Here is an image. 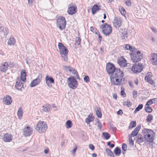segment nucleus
Wrapping results in <instances>:
<instances>
[{
	"label": "nucleus",
	"instance_id": "59",
	"mask_svg": "<svg viewBox=\"0 0 157 157\" xmlns=\"http://www.w3.org/2000/svg\"><path fill=\"white\" fill-rule=\"evenodd\" d=\"M97 35H98V38L100 39V41H101L102 40V37L101 36L100 34V33H99V32H98V34H96Z\"/></svg>",
	"mask_w": 157,
	"mask_h": 157
},
{
	"label": "nucleus",
	"instance_id": "36",
	"mask_svg": "<svg viewBox=\"0 0 157 157\" xmlns=\"http://www.w3.org/2000/svg\"><path fill=\"white\" fill-rule=\"evenodd\" d=\"M71 72H72V73L74 75V76H76L78 78H79L78 76V73L77 71L75 70V69L72 68L71 71H70Z\"/></svg>",
	"mask_w": 157,
	"mask_h": 157
},
{
	"label": "nucleus",
	"instance_id": "21",
	"mask_svg": "<svg viewBox=\"0 0 157 157\" xmlns=\"http://www.w3.org/2000/svg\"><path fill=\"white\" fill-rule=\"evenodd\" d=\"M8 67V63L6 62H5L0 67V70L1 71L4 72L7 70Z\"/></svg>",
	"mask_w": 157,
	"mask_h": 157
},
{
	"label": "nucleus",
	"instance_id": "29",
	"mask_svg": "<svg viewBox=\"0 0 157 157\" xmlns=\"http://www.w3.org/2000/svg\"><path fill=\"white\" fill-rule=\"evenodd\" d=\"M93 119L94 118L93 117L90 116V115H89L88 116V118H87L86 119L85 122L88 124H90L91 121H92Z\"/></svg>",
	"mask_w": 157,
	"mask_h": 157
},
{
	"label": "nucleus",
	"instance_id": "54",
	"mask_svg": "<svg viewBox=\"0 0 157 157\" xmlns=\"http://www.w3.org/2000/svg\"><path fill=\"white\" fill-rule=\"evenodd\" d=\"M125 3L128 6H130L131 5L130 0H127L125 2Z\"/></svg>",
	"mask_w": 157,
	"mask_h": 157
},
{
	"label": "nucleus",
	"instance_id": "44",
	"mask_svg": "<svg viewBox=\"0 0 157 157\" xmlns=\"http://www.w3.org/2000/svg\"><path fill=\"white\" fill-rule=\"evenodd\" d=\"M145 110L147 113H151L152 111L151 108L149 106L145 107Z\"/></svg>",
	"mask_w": 157,
	"mask_h": 157
},
{
	"label": "nucleus",
	"instance_id": "37",
	"mask_svg": "<svg viewBox=\"0 0 157 157\" xmlns=\"http://www.w3.org/2000/svg\"><path fill=\"white\" fill-rule=\"evenodd\" d=\"M105 150L108 155L112 157L114 156L113 152L109 149L106 148Z\"/></svg>",
	"mask_w": 157,
	"mask_h": 157
},
{
	"label": "nucleus",
	"instance_id": "48",
	"mask_svg": "<svg viewBox=\"0 0 157 157\" xmlns=\"http://www.w3.org/2000/svg\"><path fill=\"white\" fill-rule=\"evenodd\" d=\"M63 68L65 71H69L70 72L71 71L72 67H67L65 66H63Z\"/></svg>",
	"mask_w": 157,
	"mask_h": 157
},
{
	"label": "nucleus",
	"instance_id": "62",
	"mask_svg": "<svg viewBox=\"0 0 157 157\" xmlns=\"http://www.w3.org/2000/svg\"><path fill=\"white\" fill-rule=\"evenodd\" d=\"M113 98L115 99H117V95L116 94H113Z\"/></svg>",
	"mask_w": 157,
	"mask_h": 157
},
{
	"label": "nucleus",
	"instance_id": "24",
	"mask_svg": "<svg viewBox=\"0 0 157 157\" xmlns=\"http://www.w3.org/2000/svg\"><path fill=\"white\" fill-rule=\"evenodd\" d=\"M42 110L44 112H48L50 111V105L49 104H46L45 106L42 107Z\"/></svg>",
	"mask_w": 157,
	"mask_h": 157
},
{
	"label": "nucleus",
	"instance_id": "22",
	"mask_svg": "<svg viewBox=\"0 0 157 157\" xmlns=\"http://www.w3.org/2000/svg\"><path fill=\"white\" fill-rule=\"evenodd\" d=\"M141 128V125H138L136 128L134 129V130L132 132L131 135L132 136L134 137V136H136L138 133V132L140 130V128Z\"/></svg>",
	"mask_w": 157,
	"mask_h": 157
},
{
	"label": "nucleus",
	"instance_id": "9",
	"mask_svg": "<svg viewBox=\"0 0 157 157\" xmlns=\"http://www.w3.org/2000/svg\"><path fill=\"white\" fill-rule=\"evenodd\" d=\"M106 69L109 74H112L114 72L115 73L117 69H116L113 64L109 63L106 65Z\"/></svg>",
	"mask_w": 157,
	"mask_h": 157
},
{
	"label": "nucleus",
	"instance_id": "6",
	"mask_svg": "<svg viewBox=\"0 0 157 157\" xmlns=\"http://www.w3.org/2000/svg\"><path fill=\"white\" fill-rule=\"evenodd\" d=\"M47 125L44 121H39L36 126V130L39 133L44 132L47 129Z\"/></svg>",
	"mask_w": 157,
	"mask_h": 157
},
{
	"label": "nucleus",
	"instance_id": "58",
	"mask_svg": "<svg viewBox=\"0 0 157 157\" xmlns=\"http://www.w3.org/2000/svg\"><path fill=\"white\" fill-rule=\"evenodd\" d=\"M132 54H137V55H142L141 52L139 51H137L136 53H132Z\"/></svg>",
	"mask_w": 157,
	"mask_h": 157
},
{
	"label": "nucleus",
	"instance_id": "2",
	"mask_svg": "<svg viewBox=\"0 0 157 157\" xmlns=\"http://www.w3.org/2000/svg\"><path fill=\"white\" fill-rule=\"evenodd\" d=\"M142 133L144 139V140L147 142H152L153 140V136L155 133L152 130L144 128L142 130Z\"/></svg>",
	"mask_w": 157,
	"mask_h": 157
},
{
	"label": "nucleus",
	"instance_id": "34",
	"mask_svg": "<svg viewBox=\"0 0 157 157\" xmlns=\"http://www.w3.org/2000/svg\"><path fill=\"white\" fill-rule=\"evenodd\" d=\"M114 152L116 155H120L121 153V150L118 147H116L114 150Z\"/></svg>",
	"mask_w": 157,
	"mask_h": 157
},
{
	"label": "nucleus",
	"instance_id": "57",
	"mask_svg": "<svg viewBox=\"0 0 157 157\" xmlns=\"http://www.w3.org/2000/svg\"><path fill=\"white\" fill-rule=\"evenodd\" d=\"M123 111L122 110L120 109L117 112L118 115H121L123 114Z\"/></svg>",
	"mask_w": 157,
	"mask_h": 157
},
{
	"label": "nucleus",
	"instance_id": "26",
	"mask_svg": "<svg viewBox=\"0 0 157 157\" xmlns=\"http://www.w3.org/2000/svg\"><path fill=\"white\" fill-rule=\"evenodd\" d=\"M99 10V6L97 5H94L92 9V13L94 14L96 12Z\"/></svg>",
	"mask_w": 157,
	"mask_h": 157
},
{
	"label": "nucleus",
	"instance_id": "19",
	"mask_svg": "<svg viewBox=\"0 0 157 157\" xmlns=\"http://www.w3.org/2000/svg\"><path fill=\"white\" fill-rule=\"evenodd\" d=\"M152 64L154 65H157V54L153 53L151 54Z\"/></svg>",
	"mask_w": 157,
	"mask_h": 157
},
{
	"label": "nucleus",
	"instance_id": "4",
	"mask_svg": "<svg viewBox=\"0 0 157 157\" xmlns=\"http://www.w3.org/2000/svg\"><path fill=\"white\" fill-rule=\"evenodd\" d=\"M99 28L103 33L106 36H109L112 32V28L111 25L107 23L101 25Z\"/></svg>",
	"mask_w": 157,
	"mask_h": 157
},
{
	"label": "nucleus",
	"instance_id": "27",
	"mask_svg": "<svg viewBox=\"0 0 157 157\" xmlns=\"http://www.w3.org/2000/svg\"><path fill=\"white\" fill-rule=\"evenodd\" d=\"M17 114L19 118L20 119L23 115V110L21 107H20L18 109Z\"/></svg>",
	"mask_w": 157,
	"mask_h": 157
},
{
	"label": "nucleus",
	"instance_id": "60",
	"mask_svg": "<svg viewBox=\"0 0 157 157\" xmlns=\"http://www.w3.org/2000/svg\"><path fill=\"white\" fill-rule=\"evenodd\" d=\"M28 3L29 4V5H31L33 3L32 0H28Z\"/></svg>",
	"mask_w": 157,
	"mask_h": 157
},
{
	"label": "nucleus",
	"instance_id": "33",
	"mask_svg": "<svg viewBox=\"0 0 157 157\" xmlns=\"http://www.w3.org/2000/svg\"><path fill=\"white\" fill-rule=\"evenodd\" d=\"M143 107V105L142 104H140L138 105L137 107H136L134 111L135 113H136L137 112L139 111L140 109H141Z\"/></svg>",
	"mask_w": 157,
	"mask_h": 157
},
{
	"label": "nucleus",
	"instance_id": "16",
	"mask_svg": "<svg viewBox=\"0 0 157 157\" xmlns=\"http://www.w3.org/2000/svg\"><path fill=\"white\" fill-rule=\"evenodd\" d=\"M118 62L120 66L123 67H126L128 64L125 59L123 57H121L118 60Z\"/></svg>",
	"mask_w": 157,
	"mask_h": 157
},
{
	"label": "nucleus",
	"instance_id": "31",
	"mask_svg": "<svg viewBox=\"0 0 157 157\" xmlns=\"http://www.w3.org/2000/svg\"><path fill=\"white\" fill-rule=\"evenodd\" d=\"M66 127L67 128H71L72 126V123L71 121L68 120H67L66 123Z\"/></svg>",
	"mask_w": 157,
	"mask_h": 157
},
{
	"label": "nucleus",
	"instance_id": "51",
	"mask_svg": "<svg viewBox=\"0 0 157 157\" xmlns=\"http://www.w3.org/2000/svg\"><path fill=\"white\" fill-rule=\"evenodd\" d=\"M143 140L144 138L141 137V136L140 137L139 136L137 139L138 141L140 143L143 142Z\"/></svg>",
	"mask_w": 157,
	"mask_h": 157
},
{
	"label": "nucleus",
	"instance_id": "46",
	"mask_svg": "<svg viewBox=\"0 0 157 157\" xmlns=\"http://www.w3.org/2000/svg\"><path fill=\"white\" fill-rule=\"evenodd\" d=\"M124 48L126 50H130V51H133L132 47L129 44H126L124 47Z\"/></svg>",
	"mask_w": 157,
	"mask_h": 157
},
{
	"label": "nucleus",
	"instance_id": "18",
	"mask_svg": "<svg viewBox=\"0 0 157 157\" xmlns=\"http://www.w3.org/2000/svg\"><path fill=\"white\" fill-rule=\"evenodd\" d=\"M114 26L116 28H119L121 25V21L120 19L115 18L113 21Z\"/></svg>",
	"mask_w": 157,
	"mask_h": 157
},
{
	"label": "nucleus",
	"instance_id": "50",
	"mask_svg": "<svg viewBox=\"0 0 157 157\" xmlns=\"http://www.w3.org/2000/svg\"><path fill=\"white\" fill-rule=\"evenodd\" d=\"M127 145L125 144H123L122 145V150L124 151H125L127 149Z\"/></svg>",
	"mask_w": 157,
	"mask_h": 157
},
{
	"label": "nucleus",
	"instance_id": "8",
	"mask_svg": "<svg viewBox=\"0 0 157 157\" xmlns=\"http://www.w3.org/2000/svg\"><path fill=\"white\" fill-rule=\"evenodd\" d=\"M143 68V66L141 63H134L132 68V71L135 73H139L141 72Z\"/></svg>",
	"mask_w": 157,
	"mask_h": 157
},
{
	"label": "nucleus",
	"instance_id": "32",
	"mask_svg": "<svg viewBox=\"0 0 157 157\" xmlns=\"http://www.w3.org/2000/svg\"><path fill=\"white\" fill-rule=\"evenodd\" d=\"M136 123L135 121H132L129 124L128 128L129 129L135 127L136 126Z\"/></svg>",
	"mask_w": 157,
	"mask_h": 157
},
{
	"label": "nucleus",
	"instance_id": "53",
	"mask_svg": "<svg viewBox=\"0 0 157 157\" xmlns=\"http://www.w3.org/2000/svg\"><path fill=\"white\" fill-rule=\"evenodd\" d=\"M107 145L111 148H113L114 146V144H111V142L110 141L107 142Z\"/></svg>",
	"mask_w": 157,
	"mask_h": 157
},
{
	"label": "nucleus",
	"instance_id": "38",
	"mask_svg": "<svg viewBox=\"0 0 157 157\" xmlns=\"http://www.w3.org/2000/svg\"><path fill=\"white\" fill-rule=\"evenodd\" d=\"M96 124L97 125L98 128L100 130L101 128L102 125L101 123L98 120H97L96 121Z\"/></svg>",
	"mask_w": 157,
	"mask_h": 157
},
{
	"label": "nucleus",
	"instance_id": "30",
	"mask_svg": "<svg viewBox=\"0 0 157 157\" xmlns=\"http://www.w3.org/2000/svg\"><path fill=\"white\" fill-rule=\"evenodd\" d=\"M153 118V115L150 114H149L147 117L146 121L147 122H151Z\"/></svg>",
	"mask_w": 157,
	"mask_h": 157
},
{
	"label": "nucleus",
	"instance_id": "61",
	"mask_svg": "<svg viewBox=\"0 0 157 157\" xmlns=\"http://www.w3.org/2000/svg\"><path fill=\"white\" fill-rule=\"evenodd\" d=\"M47 78H45V80L46 81V83L48 86L49 87V82L48 80V79H47Z\"/></svg>",
	"mask_w": 157,
	"mask_h": 157
},
{
	"label": "nucleus",
	"instance_id": "13",
	"mask_svg": "<svg viewBox=\"0 0 157 157\" xmlns=\"http://www.w3.org/2000/svg\"><path fill=\"white\" fill-rule=\"evenodd\" d=\"M33 131L32 128L27 126L23 129L24 135L26 136H29L32 133Z\"/></svg>",
	"mask_w": 157,
	"mask_h": 157
},
{
	"label": "nucleus",
	"instance_id": "52",
	"mask_svg": "<svg viewBox=\"0 0 157 157\" xmlns=\"http://www.w3.org/2000/svg\"><path fill=\"white\" fill-rule=\"evenodd\" d=\"M84 81L86 82H88L89 81V78L88 76H85L84 78Z\"/></svg>",
	"mask_w": 157,
	"mask_h": 157
},
{
	"label": "nucleus",
	"instance_id": "17",
	"mask_svg": "<svg viewBox=\"0 0 157 157\" xmlns=\"http://www.w3.org/2000/svg\"><path fill=\"white\" fill-rule=\"evenodd\" d=\"M76 7L75 6H70L68 9L67 12L69 14L73 15L76 12Z\"/></svg>",
	"mask_w": 157,
	"mask_h": 157
},
{
	"label": "nucleus",
	"instance_id": "15",
	"mask_svg": "<svg viewBox=\"0 0 157 157\" xmlns=\"http://www.w3.org/2000/svg\"><path fill=\"white\" fill-rule=\"evenodd\" d=\"M3 102L6 105L10 104L12 102L11 97L9 95H6L3 99Z\"/></svg>",
	"mask_w": 157,
	"mask_h": 157
},
{
	"label": "nucleus",
	"instance_id": "43",
	"mask_svg": "<svg viewBox=\"0 0 157 157\" xmlns=\"http://www.w3.org/2000/svg\"><path fill=\"white\" fill-rule=\"evenodd\" d=\"M47 78V79H48V80L51 83H54V80L53 78L51 77H49L48 76H47L46 77V78Z\"/></svg>",
	"mask_w": 157,
	"mask_h": 157
},
{
	"label": "nucleus",
	"instance_id": "7",
	"mask_svg": "<svg viewBox=\"0 0 157 157\" xmlns=\"http://www.w3.org/2000/svg\"><path fill=\"white\" fill-rule=\"evenodd\" d=\"M67 83L69 87L73 89L77 88L78 85V82L73 77L68 78Z\"/></svg>",
	"mask_w": 157,
	"mask_h": 157
},
{
	"label": "nucleus",
	"instance_id": "14",
	"mask_svg": "<svg viewBox=\"0 0 157 157\" xmlns=\"http://www.w3.org/2000/svg\"><path fill=\"white\" fill-rule=\"evenodd\" d=\"M12 136L10 134L6 133L4 135L2 139L5 142H10L12 140Z\"/></svg>",
	"mask_w": 157,
	"mask_h": 157
},
{
	"label": "nucleus",
	"instance_id": "23",
	"mask_svg": "<svg viewBox=\"0 0 157 157\" xmlns=\"http://www.w3.org/2000/svg\"><path fill=\"white\" fill-rule=\"evenodd\" d=\"M15 42V40L14 38L13 37L11 36L9 38L8 43L9 45H14Z\"/></svg>",
	"mask_w": 157,
	"mask_h": 157
},
{
	"label": "nucleus",
	"instance_id": "28",
	"mask_svg": "<svg viewBox=\"0 0 157 157\" xmlns=\"http://www.w3.org/2000/svg\"><path fill=\"white\" fill-rule=\"evenodd\" d=\"M96 114L98 117L100 118L102 117V114L101 109L100 108H97V110L96 111Z\"/></svg>",
	"mask_w": 157,
	"mask_h": 157
},
{
	"label": "nucleus",
	"instance_id": "56",
	"mask_svg": "<svg viewBox=\"0 0 157 157\" xmlns=\"http://www.w3.org/2000/svg\"><path fill=\"white\" fill-rule=\"evenodd\" d=\"M121 95L124 97L126 95V94L124 91L121 90Z\"/></svg>",
	"mask_w": 157,
	"mask_h": 157
},
{
	"label": "nucleus",
	"instance_id": "55",
	"mask_svg": "<svg viewBox=\"0 0 157 157\" xmlns=\"http://www.w3.org/2000/svg\"><path fill=\"white\" fill-rule=\"evenodd\" d=\"M89 148L92 150H94V146L92 144H90L89 145Z\"/></svg>",
	"mask_w": 157,
	"mask_h": 157
},
{
	"label": "nucleus",
	"instance_id": "40",
	"mask_svg": "<svg viewBox=\"0 0 157 157\" xmlns=\"http://www.w3.org/2000/svg\"><path fill=\"white\" fill-rule=\"evenodd\" d=\"M81 41V39L79 37L76 38L75 40V45H79L80 44Z\"/></svg>",
	"mask_w": 157,
	"mask_h": 157
},
{
	"label": "nucleus",
	"instance_id": "20",
	"mask_svg": "<svg viewBox=\"0 0 157 157\" xmlns=\"http://www.w3.org/2000/svg\"><path fill=\"white\" fill-rule=\"evenodd\" d=\"M26 74L25 71V70H23L21 72V77H18L17 78H20V80L24 82L26 80Z\"/></svg>",
	"mask_w": 157,
	"mask_h": 157
},
{
	"label": "nucleus",
	"instance_id": "10",
	"mask_svg": "<svg viewBox=\"0 0 157 157\" xmlns=\"http://www.w3.org/2000/svg\"><path fill=\"white\" fill-rule=\"evenodd\" d=\"M42 78V75L41 74H39L37 78L31 82L30 86L33 87L39 84Z\"/></svg>",
	"mask_w": 157,
	"mask_h": 157
},
{
	"label": "nucleus",
	"instance_id": "42",
	"mask_svg": "<svg viewBox=\"0 0 157 157\" xmlns=\"http://www.w3.org/2000/svg\"><path fill=\"white\" fill-rule=\"evenodd\" d=\"M153 99H150L149 101H148L146 105L149 106V105H151L152 104L154 103L155 104V102L154 101H153Z\"/></svg>",
	"mask_w": 157,
	"mask_h": 157
},
{
	"label": "nucleus",
	"instance_id": "41",
	"mask_svg": "<svg viewBox=\"0 0 157 157\" xmlns=\"http://www.w3.org/2000/svg\"><path fill=\"white\" fill-rule=\"evenodd\" d=\"M121 37L123 40H126L128 37L127 33H122Z\"/></svg>",
	"mask_w": 157,
	"mask_h": 157
},
{
	"label": "nucleus",
	"instance_id": "64",
	"mask_svg": "<svg viewBox=\"0 0 157 157\" xmlns=\"http://www.w3.org/2000/svg\"><path fill=\"white\" fill-rule=\"evenodd\" d=\"M151 29L154 33H157V31H156V30L155 29H153V28H151Z\"/></svg>",
	"mask_w": 157,
	"mask_h": 157
},
{
	"label": "nucleus",
	"instance_id": "3",
	"mask_svg": "<svg viewBox=\"0 0 157 157\" xmlns=\"http://www.w3.org/2000/svg\"><path fill=\"white\" fill-rule=\"evenodd\" d=\"M58 47L61 57L63 58L65 62L68 60L67 54L68 52V50L63 44L61 43H59L58 44Z\"/></svg>",
	"mask_w": 157,
	"mask_h": 157
},
{
	"label": "nucleus",
	"instance_id": "63",
	"mask_svg": "<svg viewBox=\"0 0 157 157\" xmlns=\"http://www.w3.org/2000/svg\"><path fill=\"white\" fill-rule=\"evenodd\" d=\"M129 142L130 144L132 145H133V141L132 140V139L130 140V139H129Z\"/></svg>",
	"mask_w": 157,
	"mask_h": 157
},
{
	"label": "nucleus",
	"instance_id": "1",
	"mask_svg": "<svg viewBox=\"0 0 157 157\" xmlns=\"http://www.w3.org/2000/svg\"><path fill=\"white\" fill-rule=\"evenodd\" d=\"M124 76V73L120 69H117L114 74L110 76L111 83L113 85H120Z\"/></svg>",
	"mask_w": 157,
	"mask_h": 157
},
{
	"label": "nucleus",
	"instance_id": "12",
	"mask_svg": "<svg viewBox=\"0 0 157 157\" xmlns=\"http://www.w3.org/2000/svg\"><path fill=\"white\" fill-rule=\"evenodd\" d=\"M143 58L142 55H137V54H131L132 60L134 62H136L140 61Z\"/></svg>",
	"mask_w": 157,
	"mask_h": 157
},
{
	"label": "nucleus",
	"instance_id": "47",
	"mask_svg": "<svg viewBox=\"0 0 157 157\" xmlns=\"http://www.w3.org/2000/svg\"><path fill=\"white\" fill-rule=\"evenodd\" d=\"M121 13L123 16H124L126 13V11L123 7H121L120 9Z\"/></svg>",
	"mask_w": 157,
	"mask_h": 157
},
{
	"label": "nucleus",
	"instance_id": "45",
	"mask_svg": "<svg viewBox=\"0 0 157 157\" xmlns=\"http://www.w3.org/2000/svg\"><path fill=\"white\" fill-rule=\"evenodd\" d=\"M90 30L95 34H98V32L96 29H95L93 26L90 27Z\"/></svg>",
	"mask_w": 157,
	"mask_h": 157
},
{
	"label": "nucleus",
	"instance_id": "5",
	"mask_svg": "<svg viewBox=\"0 0 157 157\" xmlns=\"http://www.w3.org/2000/svg\"><path fill=\"white\" fill-rule=\"evenodd\" d=\"M66 21L65 18L63 16H59L56 20V26L60 30L65 29L66 25Z\"/></svg>",
	"mask_w": 157,
	"mask_h": 157
},
{
	"label": "nucleus",
	"instance_id": "49",
	"mask_svg": "<svg viewBox=\"0 0 157 157\" xmlns=\"http://www.w3.org/2000/svg\"><path fill=\"white\" fill-rule=\"evenodd\" d=\"M133 96L134 98H136L137 96V92L136 90H133Z\"/></svg>",
	"mask_w": 157,
	"mask_h": 157
},
{
	"label": "nucleus",
	"instance_id": "11",
	"mask_svg": "<svg viewBox=\"0 0 157 157\" xmlns=\"http://www.w3.org/2000/svg\"><path fill=\"white\" fill-rule=\"evenodd\" d=\"M24 82L20 80V78H17L15 84L16 88L18 90H22L24 88L23 84Z\"/></svg>",
	"mask_w": 157,
	"mask_h": 157
},
{
	"label": "nucleus",
	"instance_id": "35",
	"mask_svg": "<svg viewBox=\"0 0 157 157\" xmlns=\"http://www.w3.org/2000/svg\"><path fill=\"white\" fill-rule=\"evenodd\" d=\"M123 105L125 106H127L128 107L131 106L132 105V103L129 101H126L123 102Z\"/></svg>",
	"mask_w": 157,
	"mask_h": 157
},
{
	"label": "nucleus",
	"instance_id": "25",
	"mask_svg": "<svg viewBox=\"0 0 157 157\" xmlns=\"http://www.w3.org/2000/svg\"><path fill=\"white\" fill-rule=\"evenodd\" d=\"M151 73L150 72L148 73V75L145 76V79L147 82H149L150 83H151L150 81L152 82L151 78Z\"/></svg>",
	"mask_w": 157,
	"mask_h": 157
},
{
	"label": "nucleus",
	"instance_id": "39",
	"mask_svg": "<svg viewBox=\"0 0 157 157\" xmlns=\"http://www.w3.org/2000/svg\"><path fill=\"white\" fill-rule=\"evenodd\" d=\"M102 135L106 139H108L110 137L109 135L107 132H103L102 133Z\"/></svg>",
	"mask_w": 157,
	"mask_h": 157
}]
</instances>
